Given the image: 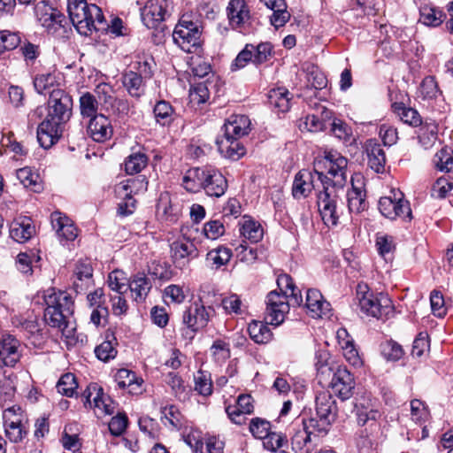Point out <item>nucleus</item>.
<instances>
[{"mask_svg": "<svg viewBox=\"0 0 453 453\" xmlns=\"http://www.w3.org/2000/svg\"><path fill=\"white\" fill-rule=\"evenodd\" d=\"M20 45V37L16 33L0 32V55L7 50L16 49Z\"/></svg>", "mask_w": 453, "mask_h": 453, "instance_id": "obj_59", "label": "nucleus"}, {"mask_svg": "<svg viewBox=\"0 0 453 453\" xmlns=\"http://www.w3.org/2000/svg\"><path fill=\"white\" fill-rule=\"evenodd\" d=\"M35 12L38 21L50 33H56L64 27L65 16L57 9L45 4L44 0L35 5Z\"/></svg>", "mask_w": 453, "mask_h": 453, "instance_id": "obj_18", "label": "nucleus"}, {"mask_svg": "<svg viewBox=\"0 0 453 453\" xmlns=\"http://www.w3.org/2000/svg\"><path fill=\"white\" fill-rule=\"evenodd\" d=\"M95 354L99 360L107 362L111 358H114L117 350L114 348L112 342L109 339L104 341L100 345L96 347Z\"/></svg>", "mask_w": 453, "mask_h": 453, "instance_id": "obj_63", "label": "nucleus"}, {"mask_svg": "<svg viewBox=\"0 0 453 453\" xmlns=\"http://www.w3.org/2000/svg\"><path fill=\"white\" fill-rule=\"evenodd\" d=\"M49 107L53 113H66L72 110L73 99L65 91L55 89L50 93Z\"/></svg>", "mask_w": 453, "mask_h": 453, "instance_id": "obj_39", "label": "nucleus"}, {"mask_svg": "<svg viewBox=\"0 0 453 453\" xmlns=\"http://www.w3.org/2000/svg\"><path fill=\"white\" fill-rule=\"evenodd\" d=\"M357 299L361 311L373 318L382 319L392 311L388 296L382 293L374 295L366 284L357 285Z\"/></svg>", "mask_w": 453, "mask_h": 453, "instance_id": "obj_7", "label": "nucleus"}, {"mask_svg": "<svg viewBox=\"0 0 453 453\" xmlns=\"http://www.w3.org/2000/svg\"><path fill=\"white\" fill-rule=\"evenodd\" d=\"M167 0H149L142 9V19L148 28L157 27L167 14Z\"/></svg>", "mask_w": 453, "mask_h": 453, "instance_id": "obj_21", "label": "nucleus"}, {"mask_svg": "<svg viewBox=\"0 0 453 453\" xmlns=\"http://www.w3.org/2000/svg\"><path fill=\"white\" fill-rule=\"evenodd\" d=\"M254 411L252 398L250 395H240L236 404L226 406V412L234 423L241 425L245 421V415L251 414Z\"/></svg>", "mask_w": 453, "mask_h": 453, "instance_id": "obj_26", "label": "nucleus"}, {"mask_svg": "<svg viewBox=\"0 0 453 453\" xmlns=\"http://www.w3.org/2000/svg\"><path fill=\"white\" fill-rule=\"evenodd\" d=\"M57 81V73L55 72L37 74L34 79L35 89L42 94L48 88L53 87Z\"/></svg>", "mask_w": 453, "mask_h": 453, "instance_id": "obj_53", "label": "nucleus"}, {"mask_svg": "<svg viewBox=\"0 0 453 453\" xmlns=\"http://www.w3.org/2000/svg\"><path fill=\"white\" fill-rule=\"evenodd\" d=\"M378 206L380 213L391 220L402 219L409 222L412 219L410 203L400 190L391 189L388 196L379 200Z\"/></svg>", "mask_w": 453, "mask_h": 453, "instance_id": "obj_9", "label": "nucleus"}, {"mask_svg": "<svg viewBox=\"0 0 453 453\" xmlns=\"http://www.w3.org/2000/svg\"><path fill=\"white\" fill-rule=\"evenodd\" d=\"M127 288L134 295V301L140 303L144 301L148 296L151 288V283L145 274L138 273L131 278Z\"/></svg>", "mask_w": 453, "mask_h": 453, "instance_id": "obj_36", "label": "nucleus"}, {"mask_svg": "<svg viewBox=\"0 0 453 453\" xmlns=\"http://www.w3.org/2000/svg\"><path fill=\"white\" fill-rule=\"evenodd\" d=\"M46 309L44 320L51 327L58 328L73 312V301L65 292L47 289L43 294Z\"/></svg>", "mask_w": 453, "mask_h": 453, "instance_id": "obj_4", "label": "nucleus"}, {"mask_svg": "<svg viewBox=\"0 0 453 453\" xmlns=\"http://www.w3.org/2000/svg\"><path fill=\"white\" fill-rule=\"evenodd\" d=\"M255 51V45L246 44L244 49L239 52L231 65V70L236 71L243 68L249 62L253 63V53Z\"/></svg>", "mask_w": 453, "mask_h": 453, "instance_id": "obj_54", "label": "nucleus"}, {"mask_svg": "<svg viewBox=\"0 0 453 453\" xmlns=\"http://www.w3.org/2000/svg\"><path fill=\"white\" fill-rule=\"evenodd\" d=\"M16 176L20 183L25 188H31L34 191L38 192L40 188V184L38 183L39 175L35 173H33L31 168L23 167L16 172Z\"/></svg>", "mask_w": 453, "mask_h": 453, "instance_id": "obj_49", "label": "nucleus"}, {"mask_svg": "<svg viewBox=\"0 0 453 453\" xmlns=\"http://www.w3.org/2000/svg\"><path fill=\"white\" fill-rule=\"evenodd\" d=\"M227 188V181L224 175L218 170L209 168L203 184V190L207 196L219 197Z\"/></svg>", "mask_w": 453, "mask_h": 453, "instance_id": "obj_27", "label": "nucleus"}, {"mask_svg": "<svg viewBox=\"0 0 453 453\" xmlns=\"http://www.w3.org/2000/svg\"><path fill=\"white\" fill-rule=\"evenodd\" d=\"M381 355L390 361L399 360L403 354V350L402 346L394 341H387L380 345Z\"/></svg>", "mask_w": 453, "mask_h": 453, "instance_id": "obj_56", "label": "nucleus"}, {"mask_svg": "<svg viewBox=\"0 0 453 453\" xmlns=\"http://www.w3.org/2000/svg\"><path fill=\"white\" fill-rule=\"evenodd\" d=\"M434 165L441 172L449 173L453 171V156L450 150L442 148L434 157Z\"/></svg>", "mask_w": 453, "mask_h": 453, "instance_id": "obj_47", "label": "nucleus"}, {"mask_svg": "<svg viewBox=\"0 0 453 453\" xmlns=\"http://www.w3.org/2000/svg\"><path fill=\"white\" fill-rule=\"evenodd\" d=\"M301 131L319 132L325 127L322 115H305L298 120Z\"/></svg>", "mask_w": 453, "mask_h": 453, "instance_id": "obj_45", "label": "nucleus"}, {"mask_svg": "<svg viewBox=\"0 0 453 453\" xmlns=\"http://www.w3.org/2000/svg\"><path fill=\"white\" fill-rule=\"evenodd\" d=\"M305 307L312 318L329 317L331 305L326 302L318 289H308Z\"/></svg>", "mask_w": 453, "mask_h": 453, "instance_id": "obj_23", "label": "nucleus"}, {"mask_svg": "<svg viewBox=\"0 0 453 453\" xmlns=\"http://www.w3.org/2000/svg\"><path fill=\"white\" fill-rule=\"evenodd\" d=\"M429 411L424 402L413 399L411 402V417L415 423H422L428 419Z\"/></svg>", "mask_w": 453, "mask_h": 453, "instance_id": "obj_55", "label": "nucleus"}, {"mask_svg": "<svg viewBox=\"0 0 453 453\" xmlns=\"http://www.w3.org/2000/svg\"><path fill=\"white\" fill-rule=\"evenodd\" d=\"M67 11L70 20L77 31L89 35L93 31L104 29V17L96 4H88L85 0H68Z\"/></svg>", "mask_w": 453, "mask_h": 453, "instance_id": "obj_3", "label": "nucleus"}, {"mask_svg": "<svg viewBox=\"0 0 453 453\" xmlns=\"http://www.w3.org/2000/svg\"><path fill=\"white\" fill-rule=\"evenodd\" d=\"M122 84L131 96L139 97L144 93L143 79L134 71L123 73Z\"/></svg>", "mask_w": 453, "mask_h": 453, "instance_id": "obj_40", "label": "nucleus"}, {"mask_svg": "<svg viewBox=\"0 0 453 453\" xmlns=\"http://www.w3.org/2000/svg\"><path fill=\"white\" fill-rule=\"evenodd\" d=\"M250 125L248 115H230L224 125V135L216 140L218 150L222 157L235 161L245 155V148L238 139L248 134Z\"/></svg>", "mask_w": 453, "mask_h": 453, "instance_id": "obj_2", "label": "nucleus"}, {"mask_svg": "<svg viewBox=\"0 0 453 453\" xmlns=\"http://www.w3.org/2000/svg\"><path fill=\"white\" fill-rule=\"evenodd\" d=\"M114 378L119 388H127L128 392L133 395L142 392L143 380L134 372L125 368L119 369L115 373Z\"/></svg>", "mask_w": 453, "mask_h": 453, "instance_id": "obj_30", "label": "nucleus"}, {"mask_svg": "<svg viewBox=\"0 0 453 453\" xmlns=\"http://www.w3.org/2000/svg\"><path fill=\"white\" fill-rule=\"evenodd\" d=\"M232 257V251L230 249L219 246L216 249H212L206 255V261L209 265L219 268L220 266L227 264Z\"/></svg>", "mask_w": 453, "mask_h": 453, "instance_id": "obj_44", "label": "nucleus"}, {"mask_svg": "<svg viewBox=\"0 0 453 453\" xmlns=\"http://www.w3.org/2000/svg\"><path fill=\"white\" fill-rule=\"evenodd\" d=\"M453 188V181L448 177L437 179L432 188V196L436 198H444Z\"/></svg>", "mask_w": 453, "mask_h": 453, "instance_id": "obj_64", "label": "nucleus"}, {"mask_svg": "<svg viewBox=\"0 0 453 453\" xmlns=\"http://www.w3.org/2000/svg\"><path fill=\"white\" fill-rule=\"evenodd\" d=\"M201 31L192 21H180L173 33V42L186 52H192L200 46Z\"/></svg>", "mask_w": 453, "mask_h": 453, "instance_id": "obj_12", "label": "nucleus"}, {"mask_svg": "<svg viewBox=\"0 0 453 453\" xmlns=\"http://www.w3.org/2000/svg\"><path fill=\"white\" fill-rule=\"evenodd\" d=\"M248 332L250 338L257 343H267L272 340L273 334L268 326L261 321L249 324Z\"/></svg>", "mask_w": 453, "mask_h": 453, "instance_id": "obj_41", "label": "nucleus"}, {"mask_svg": "<svg viewBox=\"0 0 453 453\" xmlns=\"http://www.w3.org/2000/svg\"><path fill=\"white\" fill-rule=\"evenodd\" d=\"M73 288L77 294L85 291L92 284L93 268L90 262H77L74 271Z\"/></svg>", "mask_w": 453, "mask_h": 453, "instance_id": "obj_29", "label": "nucleus"}, {"mask_svg": "<svg viewBox=\"0 0 453 453\" xmlns=\"http://www.w3.org/2000/svg\"><path fill=\"white\" fill-rule=\"evenodd\" d=\"M77 387L76 378L70 372L62 375L56 386L58 392L67 397L73 395Z\"/></svg>", "mask_w": 453, "mask_h": 453, "instance_id": "obj_50", "label": "nucleus"}, {"mask_svg": "<svg viewBox=\"0 0 453 453\" xmlns=\"http://www.w3.org/2000/svg\"><path fill=\"white\" fill-rule=\"evenodd\" d=\"M124 280L123 273L115 270L108 276V286L115 294H124L127 290V286Z\"/></svg>", "mask_w": 453, "mask_h": 453, "instance_id": "obj_62", "label": "nucleus"}, {"mask_svg": "<svg viewBox=\"0 0 453 453\" xmlns=\"http://www.w3.org/2000/svg\"><path fill=\"white\" fill-rule=\"evenodd\" d=\"M277 285L280 292L271 291L266 296L265 319L273 326H279L284 321L290 304L299 306L303 303L302 295L289 275H280Z\"/></svg>", "mask_w": 453, "mask_h": 453, "instance_id": "obj_1", "label": "nucleus"}, {"mask_svg": "<svg viewBox=\"0 0 453 453\" xmlns=\"http://www.w3.org/2000/svg\"><path fill=\"white\" fill-rule=\"evenodd\" d=\"M268 9L272 10L271 24L279 28L283 27L290 19L285 0H260Z\"/></svg>", "mask_w": 453, "mask_h": 453, "instance_id": "obj_33", "label": "nucleus"}, {"mask_svg": "<svg viewBox=\"0 0 453 453\" xmlns=\"http://www.w3.org/2000/svg\"><path fill=\"white\" fill-rule=\"evenodd\" d=\"M208 167H194L188 170L183 176L182 185L189 192H197L203 188Z\"/></svg>", "mask_w": 453, "mask_h": 453, "instance_id": "obj_35", "label": "nucleus"}, {"mask_svg": "<svg viewBox=\"0 0 453 453\" xmlns=\"http://www.w3.org/2000/svg\"><path fill=\"white\" fill-rule=\"evenodd\" d=\"M12 325L25 334L27 338H33V343L40 342L43 337L42 328L37 319H26L20 316H14L12 319Z\"/></svg>", "mask_w": 453, "mask_h": 453, "instance_id": "obj_34", "label": "nucleus"}, {"mask_svg": "<svg viewBox=\"0 0 453 453\" xmlns=\"http://www.w3.org/2000/svg\"><path fill=\"white\" fill-rule=\"evenodd\" d=\"M320 164L326 169L327 175H329V177L324 178V181L327 182L328 186L342 188L345 185L348 166V160L345 157L337 151L331 150L325 154L323 160L318 164V166Z\"/></svg>", "mask_w": 453, "mask_h": 453, "instance_id": "obj_11", "label": "nucleus"}, {"mask_svg": "<svg viewBox=\"0 0 453 453\" xmlns=\"http://www.w3.org/2000/svg\"><path fill=\"white\" fill-rule=\"evenodd\" d=\"M170 248L172 259L174 265L180 268L188 265L190 260L199 256L196 244L185 236L174 241Z\"/></svg>", "mask_w": 453, "mask_h": 453, "instance_id": "obj_16", "label": "nucleus"}, {"mask_svg": "<svg viewBox=\"0 0 453 453\" xmlns=\"http://www.w3.org/2000/svg\"><path fill=\"white\" fill-rule=\"evenodd\" d=\"M51 225L56 230L59 242L65 245V242L73 241L78 234L77 229L70 219L63 216L60 212L55 211L51 214Z\"/></svg>", "mask_w": 453, "mask_h": 453, "instance_id": "obj_24", "label": "nucleus"}, {"mask_svg": "<svg viewBox=\"0 0 453 453\" xmlns=\"http://www.w3.org/2000/svg\"><path fill=\"white\" fill-rule=\"evenodd\" d=\"M324 174L318 170L311 172L306 169L299 171L296 176L292 187V195L296 199L307 197L313 189L316 188L318 183L323 187L327 185L324 181Z\"/></svg>", "mask_w": 453, "mask_h": 453, "instance_id": "obj_13", "label": "nucleus"}, {"mask_svg": "<svg viewBox=\"0 0 453 453\" xmlns=\"http://www.w3.org/2000/svg\"><path fill=\"white\" fill-rule=\"evenodd\" d=\"M365 148L370 167L376 173L383 172L386 155L381 145L375 139H370L365 142Z\"/></svg>", "mask_w": 453, "mask_h": 453, "instance_id": "obj_31", "label": "nucleus"}, {"mask_svg": "<svg viewBox=\"0 0 453 453\" xmlns=\"http://www.w3.org/2000/svg\"><path fill=\"white\" fill-rule=\"evenodd\" d=\"M316 412L320 426L327 431L328 426L335 420L337 414L336 402L329 392L322 391L316 396Z\"/></svg>", "mask_w": 453, "mask_h": 453, "instance_id": "obj_17", "label": "nucleus"}, {"mask_svg": "<svg viewBox=\"0 0 453 453\" xmlns=\"http://www.w3.org/2000/svg\"><path fill=\"white\" fill-rule=\"evenodd\" d=\"M19 341L10 334L0 337V359L4 365L13 367L21 357Z\"/></svg>", "mask_w": 453, "mask_h": 453, "instance_id": "obj_22", "label": "nucleus"}, {"mask_svg": "<svg viewBox=\"0 0 453 453\" xmlns=\"http://www.w3.org/2000/svg\"><path fill=\"white\" fill-rule=\"evenodd\" d=\"M326 432L317 418H303L302 424L294 429L291 448L296 453H311L319 442L320 434Z\"/></svg>", "mask_w": 453, "mask_h": 453, "instance_id": "obj_5", "label": "nucleus"}, {"mask_svg": "<svg viewBox=\"0 0 453 453\" xmlns=\"http://www.w3.org/2000/svg\"><path fill=\"white\" fill-rule=\"evenodd\" d=\"M432 312L434 316L442 318L447 313L442 294L438 290H433L430 294Z\"/></svg>", "mask_w": 453, "mask_h": 453, "instance_id": "obj_60", "label": "nucleus"}, {"mask_svg": "<svg viewBox=\"0 0 453 453\" xmlns=\"http://www.w3.org/2000/svg\"><path fill=\"white\" fill-rule=\"evenodd\" d=\"M418 139L425 150L434 147L437 141V127L435 124L426 122V127L419 132Z\"/></svg>", "mask_w": 453, "mask_h": 453, "instance_id": "obj_51", "label": "nucleus"}, {"mask_svg": "<svg viewBox=\"0 0 453 453\" xmlns=\"http://www.w3.org/2000/svg\"><path fill=\"white\" fill-rule=\"evenodd\" d=\"M351 189L347 194L348 207L350 212H360L366 207L365 178L361 173L351 176Z\"/></svg>", "mask_w": 453, "mask_h": 453, "instance_id": "obj_20", "label": "nucleus"}, {"mask_svg": "<svg viewBox=\"0 0 453 453\" xmlns=\"http://www.w3.org/2000/svg\"><path fill=\"white\" fill-rule=\"evenodd\" d=\"M288 96V91L283 88H277L270 92V104L274 106L277 113H287L290 111V98Z\"/></svg>", "mask_w": 453, "mask_h": 453, "instance_id": "obj_43", "label": "nucleus"}, {"mask_svg": "<svg viewBox=\"0 0 453 453\" xmlns=\"http://www.w3.org/2000/svg\"><path fill=\"white\" fill-rule=\"evenodd\" d=\"M195 389L202 395H210L212 392V384L209 375L203 371H198L194 376Z\"/></svg>", "mask_w": 453, "mask_h": 453, "instance_id": "obj_57", "label": "nucleus"}, {"mask_svg": "<svg viewBox=\"0 0 453 453\" xmlns=\"http://www.w3.org/2000/svg\"><path fill=\"white\" fill-rule=\"evenodd\" d=\"M88 134L97 142H103L112 135V127L106 115H92L88 126Z\"/></svg>", "mask_w": 453, "mask_h": 453, "instance_id": "obj_25", "label": "nucleus"}, {"mask_svg": "<svg viewBox=\"0 0 453 453\" xmlns=\"http://www.w3.org/2000/svg\"><path fill=\"white\" fill-rule=\"evenodd\" d=\"M148 158L143 153L131 154L125 161V170L127 174L140 173L147 165Z\"/></svg>", "mask_w": 453, "mask_h": 453, "instance_id": "obj_48", "label": "nucleus"}, {"mask_svg": "<svg viewBox=\"0 0 453 453\" xmlns=\"http://www.w3.org/2000/svg\"><path fill=\"white\" fill-rule=\"evenodd\" d=\"M35 233L31 219L23 217L13 220L10 226V236L19 243L27 242Z\"/></svg>", "mask_w": 453, "mask_h": 453, "instance_id": "obj_28", "label": "nucleus"}, {"mask_svg": "<svg viewBox=\"0 0 453 453\" xmlns=\"http://www.w3.org/2000/svg\"><path fill=\"white\" fill-rule=\"evenodd\" d=\"M330 385L334 394L344 401L352 396L355 381L346 367L339 366L334 373Z\"/></svg>", "mask_w": 453, "mask_h": 453, "instance_id": "obj_19", "label": "nucleus"}, {"mask_svg": "<svg viewBox=\"0 0 453 453\" xmlns=\"http://www.w3.org/2000/svg\"><path fill=\"white\" fill-rule=\"evenodd\" d=\"M331 131L336 138L342 141L345 146L349 148L350 151L357 150V138L353 134L351 128L347 124L339 119H335L332 123Z\"/></svg>", "mask_w": 453, "mask_h": 453, "instance_id": "obj_37", "label": "nucleus"}, {"mask_svg": "<svg viewBox=\"0 0 453 453\" xmlns=\"http://www.w3.org/2000/svg\"><path fill=\"white\" fill-rule=\"evenodd\" d=\"M213 312V308L204 306L201 299L192 303L182 315V324L186 326L182 329V335L192 340L196 332L207 326Z\"/></svg>", "mask_w": 453, "mask_h": 453, "instance_id": "obj_8", "label": "nucleus"}, {"mask_svg": "<svg viewBox=\"0 0 453 453\" xmlns=\"http://www.w3.org/2000/svg\"><path fill=\"white\" fill-rule=\"evenodd\" d=\"M19 51L23 57L26 65L28 67L35 65L37 58L42 53L39 45L34 44L28 41L24 42V43L20 45Z\"/></svg>", "mask_w": 453, "mask_h": 453, "instance_id": "obj_46", "label": "nucleus"}, {"mask_svg": "<svg viewBox=\"0 0 453 453\" xmlns=\"http://www.w3.org/2000/svg\"><path fill=\"white\" fill-rule=\"evenodd\" d=\"M226 11L229 23L234 28L241 27L250 19V11L244 0H231Z\"/></svg>", "mask_w": 453, "mask_h": 453, "instance_id": "obj_32", "label": "nucleus"}, {"mask_svg": "<svg viewBox=\"0 0 453 453\" xmlns=\"http://www.w3.org/2000/svg\"><path fill=\"white\" fill-rule=\"evenodd\" d=\"M441 92L434 77L427 76L422 81L418 89V95L424 99L435 98Z\"/></svg>", "mask_w": 453, "mask_h": 453, "instance_id": "obj_52", "label": "nucleus"}, {"mask_svg": "<svg viewBox=\"0 0 453 453\" xmlns=\"http://www.w3.org/2000/svg\"><path fill=\"white\" fill-rule=\"evenodd\" d=\"M69 115H48L37 128V141L45 150L51 148L63 134Z\"/></svg>", "mask_w": 453, "mask_h": 453, "instance_id": "obj_10", "label": "nucleus"}, {"mask_svg": "<svg viewBox=\"0 0 453 453\" xmlns=\"http://www.w3.org/2000/svg\"><path fill=\"white\" fill-rule=\"evenodd\" d=\"M208 81L206 82L198 83L196 86L192 88L189 92V100L193 104H200L206 102L209 98V88L207 86Z\"/></svg>", "mask_w": 453, "mask_h": 453, "instance_id": "obj_61", "label": "nucleus"}, {"mask_svg": "<svg viewBox=\"0 0 453 453\" xmlns=\"http://www.w3.org/2000/svg\"><path fill=\"white\" fill-rule=\"evenodd\" d=\"M338 187L324 186L318 195L317 204L323 222L327 226H334L343 212L344 204L337 193Z\"/></svg>", "mask_w": 453, "mask_h": 453, "instance_id": "obj_6", "label": "nucleus"}, {"mask_svg": "<svg viewBox=\"0 0 453 453\" xmlns=\"http://www.w3.org/2000/svg\"><path fill=\"white\" fill-rule=\"evenodd\" d=\"M83 405L93 408L97 415H111L115 411V403L104 396L103 389L96 384L89 385L81 395Z\"/></svg>", "mask_w": 453, "mask_h": 453, "instance_id": "obj_14", "label": "nucleus"}, {"mask_svg": "<svg viewBox=\"0 0 453 453\" xmlns=\"http://www.w3.org/2000/svg\"><path fill=\"white\" fill-rule=\"evenodd\" d=\"M419 21L426 26L437 27L441 25L445 18L442 11L436 7L424 5L420 8Z\"/></svg>", "mask_w": 453, "mask_h": 453, "instance_id": "obj_42", "label": "nucleus"}, {"mask_svg": "<svg viewBox=\"0 0 453 453\" xmlns=\"http://www.w3.org/2000/svg\"><path fill=\"white\" fill-rule=\"evenodd\" d=\"M240 225V233L245 240L252 243H257L262 240L264 230L260 223L250 217L244 216Z\"/></svg>", "mask_w": 453, "mask_h": 453, "instance_id": "obj_38", "label": "nucleus"}, {"mask_svg": "<svg viewBox=\"0 0 453 453\" xmlns=\"http://www.w3.org/2000/svg\"><path fill=\"white\" fill-rule=\"evenodd\" d=\"M161 419L165 425L167 423L173 428L179 429L181 426L180 412L178 408L171 405L169 407H164L161 411Z\"/></svg>", "mask_w": 453, "mask_h": 453, "instance_id": "obj_58", "label": "nucleus"}, {"mask_svg": "<svg viewBox=\"0 0 453 453\" xmlns=\"http://www.w3.org/2000/svg\"><path fill=\"white\" fill-rule=\"evenodd\" d=\"M21 408L18 405L6 408L3 412L5 436L14 443L19 442L27 434L21 424Z\"/></svg>", "mask_w": 453, "mask_h": 453, "instance_id": "obj_15", "label": "nucleus"}]
</instances>
